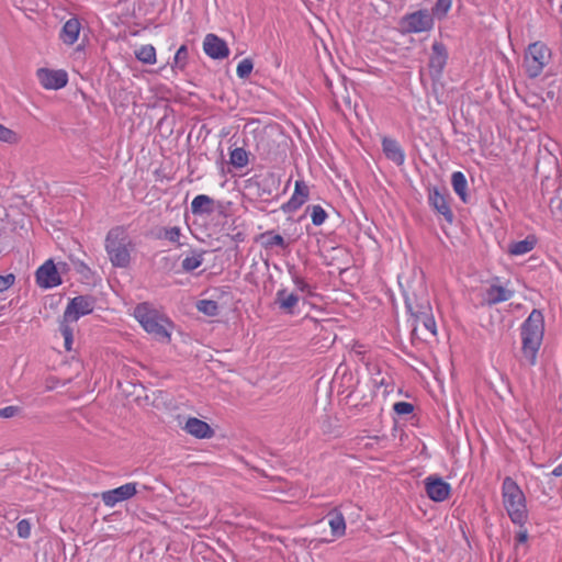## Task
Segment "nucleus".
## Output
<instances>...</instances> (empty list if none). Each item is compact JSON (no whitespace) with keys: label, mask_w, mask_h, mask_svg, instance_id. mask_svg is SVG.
I'll list each match as a JSON object with an SVG mask.
<instances>
[{"label":"nucleus","mask_w":562,"mask_h":562,"mask_svg":"<svg viewBox=\"0 0 562 562\" xmlns=\"http://www.w3.org/2000/svg\"><path fill=\"white\" fill-rule=\"evenodd\" d=\"M543 329V315L540 311L533 310L521 326L522 357L530 366L536 364Z\"/></svg>","instance_id":"obj_1"},{"label":"nucleus","mask_w":562,"mask_h":562,"mask_svg":"<svg viewBox=\"0 0 562 562\" xmlns=\"http://www.w3.org/2000/svg\"><path fill=\"white\" fill-rule=\"evenodd\" d=\"M135 244L122 226L111 228L105 237V250L115 268H127L131 263V252Z\"/></svg>","instance_id":"obj_2"},{"label":"nucleus","mask_w":562,"mask_h":562,"mask_svg":"<svg viewBox=\"0 0 562 562\" xmlns=\"http://www.w3.org/2000/svg\"><path fill=\"white\" fill-rule=\"evenodd\" d=\"M502 497L510 520L521 527L528 517L526 498L518 484L509 476L503 481Z\"/></svg>","instance_id":"obj_3"},{"label":"nucleus","mask_w":562,"mask_h":562,"mask_svg":"<svg viewBox=\"0 0 562 562\" xmlns=\"http://www.w3.org/2000/svg\"><path fill=\"white\" fill-rule=\"evenodd\" d=\"M134 316L142 327L157 340L162 342L170 340L168 327L171 326V323L157 310L151 308L148 303L138 304L134 310Z\"/></svg>","instance_id":"obj_4"},{"label":"nucleus","mask_w":562,"mask_h":562,"mask_svg":"<svg viewBox=\"0 0 562 562\" xmlns=\"http://www.w3.org/2000/svg\"><path fill=\"white\" fill-rule=\"evenodd\" d=\"M551 58L550 49L542 43L536 42L528 46L525 54L524 67L530 78L538 77Z\"/></svg>","instance_id":"obj_5"},{"label":"nucleus","mask_w":562,"mask_h":562,"mask_svg":"<svg viewBox=\"0 0 562 562\" xmlns=\"http://www.w3.org/2000/svg\"><path fill=\"white\" fill-rule=\"evenodd\" d=\"M97 299L93 295H78L69 300L63 315L67 323L77 322L80 317L93 312Z\"/></svg>","instance_id":"obj_6"},{"label":"nucleus","mask_w":562,"mask_h":562,"mask_svg":"<svg viewBox=\"0 0 562 562\" xmlns=\"http://www.w3.org/2000/svg\"><path fill=\"white\" fill-rule=\"evenodd\" d=\"M434 18L427 10H418L405 14L400 20V27L404 33H420L431 30Z\"/></svg>","instance_id":"obj_7"},{"label":"nucleus","mask_w":562,"mask_h":562,"mask_svg":"<svg viewBox=\"0 0 562 562\" xmlns=\"http://www.w3.org/2000/svg\"><path fill=\"white\" fill-rule=\"evenodd\" d=\"M428 201L430 206L443 216L447 223L452 224L454 214L450 207V195L446 188L432 187L428 189Z\"/></svg>","instance_id":"obj_8"},{"label":"nucleus","mask_w":562,"mask_h":562,"mask_svg":"<svg viewBox=\"0 0 562 562\" xmlns=\"http://www.w3.org/2000/svg\"><path fill=\"white\" fill-rule=\"evenodd\" d=\"M448 60V50L442 42H435L431 46V55L429 57V74L434 83L441 79L442 71Z\"/></svg>","instance_id":"obj_9"},{"label":"nucleus","mask_w":562,"mask_h":562,"mask_svg":"<svg viewBox=\"0 0 562 562\" xmlns=\"http://www.w3.org/2000/svg\"><path fill=\"white\" fill-rule=\"evenodd\" d=\"M36 283L42 289H52L63 283L60 273L53 259L46 260L35 272Z\"/></svg>","instance_id":"obj_10"},{"label":"nucleus","mask_w":562,"mask_h":562,"mask_svg":"<svg viewBox=\"0 0 562 562\" xmlns=\"http://www.w3.org/2000/svg\"><path fill=\"white\" fill-rule=\"evenodd\" d=\"M424 484L427 496L434 502H443L450 496L451 486L441 476L429 475Z\"/></svg>","instance_id":"obj_11"},{"label":"nucleus","mask_w":562,"mask_h":562,"mask_svg":"<svg viewBox=\"0 0 562 562\" xmlns=\"http://www.w3.org/2000/svg\"><path fill=\"white\" fill-rule=\"evenodd\" d=\"M36 76L45 89L58 90L68 83V75L63 69L40 68L36 71Z\"/></svg>","instance_id":"obj_12"},{"label":"nucleus","mask_w":562,"mask_h":562,"mask_svg":"<svg viewBox=\"0 0 562 562\" xmlns=\"http://www.w3.org/2000/svg\"><path fill=\"white\" fill-rule=\"evenodd\" d=\"M137 483H126L116 488L102 493V501L106 506H114L115 504L130 499L137 494Z\"/></svg>","instance_id":"obj_13"},{"label":"nucleus","mask_w":562,"mask_h":562,"mask_svg":"<svg viewBox=\"0 0 562 562\" xmlns=\"http://www.w3.org/2000/svg\"><path fill=\"white\" fill-rule=\"evenodd\" d=\"M191 212L193 215H211L214 212L224 213L222 202L215 201L209 195L199 194L191 202Z\"/></svg>","instance_id":"obj_14"},{"label":"nucleus","mask_w":562,"mask_h":562,"mask_svg":"<svg viewBox=\"0 0 562 562\" xmlns=\"http://www.w3.org/2000/svg\"><path fill=\"white\" fill-rule=\"evenodd\" d=\"M203 49L212 59H224L229 55V48L226 42L213 33H209L204 37Z\"/></svg>","instance_id":"obj_15"},{"label":"nucleus","mask_w":562,"mask_h":562,"mask_svg":"<svg viewBox=\"0 0 562 562\" xmlns=\"http://www.w3.org/2000/svg\"><path fill=\"white\" fill-rule=\"evenodd\" d=\"M404 299L406 310L415 323H418L422 315L432 311L429 300L426 297H418L415 293H405Z\"/></svg>","instance_id":"obj_16"},{"label":"nucleus","mask_w":562,"mask_h":562,"mask_svg":"<svg viewBox=\"0 0 562 562\" xmlns=\"http://www.w3.org/2000/svg\"><path fill=\"white\" fill-rule=\"evenodd\" d=\"M310 196V188L303 180L295 182L294 192L291 199L281 206L284 213H293L297 211Z\"/></svg>","instance_id":"obj_17"},{"label":"nucleus","mask_w":562,"mask_h":562,"mask_svg":"<svg viewBox=\"0 0 562 562\" xmlns=\"http://www.w3.org/2000/svg\"><path fill=\"white\" fill-rule=\"evenodd\" d=\"M382 151L389 160L398 167L405 161V153L400 143L394 138L387 136L382 138Z\"/></svg>","instance_id":"obj_18"},{"label":"nucleus","mask_w":562,"mask_h":562,"mask_svg":"<svg viewBox=\"0 0 562 562\" xmlns=\"http://www.w3.org/2000/svg\"><path fill=\"white\" fill-rule=\"evenodd\" d=\"M184 429L199 439H209L215 434L214 429L206 422L196 417L188 418Z\"/></svg>","instance_id":"obj_19"},{"label":"nucleus","mask_w":562,"mask_h":562,"mask_svg":"<svg viewBox=\"0 0 562 562\" xmlns=\"http://www.w3.org/2000/svg\"><path fill=\"white\" fill-rule=\"evenodd\" d=\"M470 300L476 310L488 308L492 305V284H483L473 288L470 292Z\"/></svg>","instance_id":"obj_20"},{"label":"nucleus","mask_w":562,"mask_h":562,"mask_svg":"<svg viewBox=\"0 0 562 562\" xmlns=\"http://www.w3.org/2000/svg\"><path fill=\"white\" fill-rule=\"evenodd\" d=\"M257 187V194L259 198L270 196L280 186V178L273 172H268L260 179L255 181Z\"/></svg>","instance_id":"obj_21"},{"label":"nucleus","mask_w":562,"mask_h":562,"mask_svg":"<svg viewBox=\"0 0 562 562\" xmlns=\"http://www.w3.org/2000/svg\"><path fill=\"white\" fill-rule=\"evenodd\" d=\"M81 23L78 18L74 16L65 22L63 25L59 38L66 45H74L79 36Z\"/></svg>","instance_id":"obj_22"},{"label":"nucleus","mask_w":562,"mask_h":562,"mask_svg":"<svg viewBox=\"0 0 562 562\" xmlns=\"http://www.w3.org/2000/svg\"><path fill=\"white\" fill-rule=\"evenodd\" d=\"M300 297L295 293H289L286 289H280L276 294L274 304L285 314H294Z\"/></svg>","instance_id":"obj_23"},{"label":"nucleus","mask_w":562,"mask_h":562,"mask_svg":"<svg viewBox=\"0 0 562 562\" xmlns=\"http://www.w3.org/2000/svg\"><path fill=\"white\" fill-rule=\"evenodd\" d=\"M515 292L516 290L509 281L502 283L498 278L494 277V304L510 300Z\"/></svg>","instance_id":"obj_24"},{"label":"nucleus","mask_w":562,"mask_h":562,"mask_svg":"<svg viewBox=\"0 0 562 562\" xmlns=\"http://www.w3.org/2000/svg\"><path fill=\"white\" fill-rule=\"evenodd\" d=\"M537 244L535 236H527L524 240L513 241L507 248V252L512 256H521L531 251Z\"/></svg>","instance_id":"obj_25"},{"label":"nucleus","mask_w":562,"mask_h":562,"mask_svg":"<svg viewBox=\"0 0 562 562\" xmlns=\"http://www.w3.org/2000/svg\"><path fill=\"white\" fill-rule=\"evenodd\" d=\"M451 186L459 198L464 202H469V195L467 193L468 181L463 172L454 171L451 176Z\"/></svg>","instance_id":"obj_26"},{"label":"nucleus","mask_w":562,"mask_h":562,"mask_svg":"<svg viewBox=\"0 0 562 562\" xmlns=\"http://www.w3.org/2000/svg\"><path fill=\"white\" fill-rule=\"evenodd\" d=\"M261 245L266 249H272L273 247H280L281 249H286L289 244L285 239L280 235L276 234L273 231H267L260 235Z\"/></svg>","instance_id":"obj_27"},{"label":"nucleus","mask_w":562,"mask_h":562,"mask_svg":"<svg viewBox=\"0 0 562 562\" xmlns=\"http://www.w3.org/2000/svg\"><path fill=\"white\" fill-rule=\"evenodd\" d=\"M206 251L203 249H192L191 256L186 257L182 260V270L187 273L194 271L203 263V256Z\"/></svg>","instance_id":"obj_28"},{"label":"nucleus","mask_w":562,"mask_h":562,"mask_svg":"<svg viewBox=\"0 0 562 562\" xmlns=\"http://www.w3.org/2000/svg\"><path fill=\"white\" fill-rule=\"evenodd\" d=\"M328 524L330 526L333 535L335 537L344 536L346 531V522L344 515L337 509H334L328 514Z\"/></svg>","instance_id":"obj_29"},{"label":"nucleus","mask_w":562,"mask_h":562,"mask_svg":"<svg viewBox=\"0 0 562 562\" xmlns=\"http://www.w3.org/2000/svg\"><path fill=\"white\" fill-rule=\"evenodd\" d=\"M135 56L143 64L153 65L156 63V49L153 45H143L135 52Z\"/></svg>","instance_id":"obj_30"},{"label":"nucleus","mask_w":562,"mask_h":562,"mask_svg":"<svg viewBox=\"0 0 562 562\" xmlns=\"http://www.w3.org/2000/svg\"><path fill=\"white\" fill-rule=\"evenodd\" d=\"M180 236H181V229L178 226L173 227H162L158 234V238L166 239L178 247H181L182 244L180 243Z\"/></svg>","instance_id":"obj_31"},{"label":"nucleus","mask_w":562,"mask_h":562,"mask_svg":"<svg viewBox=\"0 0 562 562\" xmlns=\"http://www.w3.org/2000/svg\"><path fill=\"white\" fill-rule=\"evenodd\" d=\"M229 161L235 168H243L249 161L248 153L244 148L237 147L231 151Z\"/></svg>","instance_id":"obj_32"},{"label":"nucleus","mask_w":562,"mask_h":562,"mask_svg":"<svg viewBox=\"0 0 562 562\" xmlns=\"http://www.w3.org/2000/svg\"><path fill=\"white\" fill-rule=\"evenodd\" d=\"M196 308L199 312L203 313L207 316H216L218 315V304L213 300H200L196 303Z\"/></svg>","instance_id":"obj_33"},{"label":"nucleus","mask_w":562,"mask_h":562,"mask_svg":"<svg viewBox=\"0 0 562 562\" xmlns=\"http://www.w3.org/2000/svg\"><path fill=\"white\" fill-rule=\"evenodd\" d=\"M189 57L187 45H181L173 57L172 69L183 70Z\"/></svg>","instance_id":"obj_34"},{"label":"nucleus","mask_w":562,"mask_h":562,"mask_svg":"<svg viewBox=\"0 0 562 562\" xmlns=\"http://www.w3.org/2000/svg\"><path fill=\"white\" fill-rule=\"evenodd\" d=\"M59 331L61 333L65 340V348L67 351L71 350V346L74 342V328L70 326V323L65 321H60L59 323Z\"/></svg>","instance_id":"obj_35"},{"label":"nucleus","mask_w":562,"mask_h":562,"mask_svg":"<svg viewBox=\"0 0 562 562\" xmlns=\"http://www.w3.org/2000/svg\"><path fill=\"white\" fill-rule=\"evenodd\" d=\"M269 146L270 139L265 136H261L257 142L256 150L258 151L261 159L271 161L273 160V157L271 151L269 150Z\"/></svg>","instance_id":"obj_36"},{"label":"nucleus","mask_w":562,"mask_h":562,"mask_svg":"<svg viewBox=\"0 0 562 562\" xmlns=\"http://www.w3.org/2000/svg\"><path fill=\"white\" fill-rule=\"evenodd\" d=\"M308 210H311L312 223L315 226H321L327 218V213L321 205L307 206L306 211Z\"/></svg>","instance_id":"obj_37"},{"label":"nucleus","mask_w":562,"mask_h":562,"mask_svg":"<svg viewBox=\"0 0 562 562\" xmlns=\"http://www.w3.org/2000/svg\"><path fill=\"white\" fill-rule=\"evenodd\" d=\"M452 4V0H437L435 5L432 7V12L430 13L438 19L446 16L447 12L450 10Z\"/></svg>","instance_id":"obj_38"},{"label":"nucleus","mask_w":562,"mask_h":562,"mask_svg":"<svg viewBox=\"0 0 562 562\" xmlns=\"http://www.w3.org/2000/svg\"><path fill=\"white\" fill-rule=\"evenodd\" d=\"M252 68V60L250 58H245L237 65L236 74L238 78L247 79L250 76Z\"/></svg>","instance_id":"obj_39"},{"label":"nucleus","mask_w":562,"mask_h":562,"mask_svg":"<svg viewBox=\"0 0 562 562\" xmlns=\"http://www.w3.org/2000/svg\"><path fill=\"white\" fill-rule=\"evenodd\" d=\"M0 140L8 144H16L20 137L14 131L0 124Z\"/></svg>","instance_id":"obj_40"},{"label":"nucleus","mask_w":562,"mask_h":562,"mask_svg":"<svg viewBox=\"0 0 562 562\" xmlns=\"http://www.w3.org/2000/svg\"><path fill=\"white\" fill-rule=\"evenodd\" d=\"M418 323H422L425 329L428 330L431 336L437 335V326L435 318L432 316V311L425 315H422Z\"/></svg>","instance_id":"obj_41"},{"label":"nucleus","mask_w":562,"mask_h":562,"mask_svg":"<svg viewBox=\"0 0 562 562\" xmlns=\"http://www.w3.org/2000/svg\"><path fill=\"white\" fill-rule=\"evenodd\" d=\"M346 398L348 402L352 403L355 407H359L368 405V403L372 400V396L363 395L362 397L359 398L357 395V391L353 390L347 395Z\"/></svg>","instance_id":"obj_42"},{"label":"nucleus","mask_w":562,"mask_h":562,"mask_svg":"<svg viewBox=\"0 0 562 562\" xmlns=\"http://www.w3.org/2000/svg\"><path fill=\"white\" fill-rule=\"evenodd\" d=\"M393 411L398 416L409 415L414 412V405L408 402H396L393 405Z\"/></svg>","instance_id":"obj_43"},{"label":"nucleus","mask_w":562,"mask_h":562,"mask_svg":"<svg viewBox=\"0 0 562 562\" xmlns=\"http://www.w3.org/2000/svg\"><path fill=\"white\" fill-rule=\"evenodd\" d=\"M477 8L480 14H488L492 12V0H471Z\"/></svg>","instance_id":"obj_44"},{"label":"nucleus","mask_w":562,"mask_h":562,"mask_svg":"<svg viewBox=\"0 0 562 562\" xmlns=\"http://www.w3.org/2000/svg\"><path fill=\"white\" fill-rule=\"evenodd\" d=\"M16 530L20 538L26 539L31 535V524L27 519H22L18 522Z\"/></svg>","instance_id":"obj_45"},{"label":"nucleus","mask_w":562,"mask_h":562,"mask_svg":"<svg viewBox=\"0 0 562 562\" xmlns=\"http://www.w3.org/2000/svg\"><path fill=\"white\" fill-rule=\"evenodd\" d=\"M76 271L81 274L86 280L92 276L91 269L81 260L74 261Z\"/></svg>","instance_id":"obj_46"},{"label":"nucleus","mask_w":562,"mask_h":562,"mask_svg":"<svg viewBox=\"0 0 562 562\" xmlns=\"http://www.w3.org/2000/svg\"><path fill=\"white\" fill-rule=\"evenodd\" d=\"M550 209L553 215L562 220V196H555L551 199Z\"/></svg>","instance_id":"obj_47"},{"label":"nucleus","mask_w":562,"mask_h":562,"mask_svg":"<svg viewBox=\"0 0 562 562\" xmlns=\"http://www.w3.org/2000/svg\"><path fill=\"white\" fill-rule=\"evenodd\" d=\"M15 282V276L8 273L7 276H0V292H3L11 288Z\"/></svg>","instance_id":"obj_48"},{"label":"nucleus","mask_w":562,"mask_h":562,"mask_svg":"<svg viewBox=\"0 0 562 562\" xmlns=\"http://www.w3.org/2000/svg\"><path fill=\"white\" fill-rule=\"evenodd\" d=\"M21 412L19 406H7L0 409L1 418H11Z\"/></svg>","instance_id":"obj_49"},{"label":"nucleus","mask_w":562,"mask_h":562,"mask_svg":"<svg viewBox=\"0 0 562 562\" xmlns=\"http://www.w3.org/2000/svg\"><path fill=\"white\" fill-rule=\"evenodd\" d=\"M293 282L300 291H310V285L300 276L293 274Z\"/></svg>","instance_id":"obj_50"},{"label":"nucleus","mask_w":562,"mask_h":562,"mask_svg":"<svg viewBox=\"0 0 562 562\" xmlns=\"http://www.w3.org/2000/svg\"><path fill=\"white\" fill-rule=\"evenodd\" d=\"M412 344H415L416 340H425L424 338L418 336V326L417 323L414 322L413 329L411 333Z\"/></svg>","instance_id":"obj_51"},{"label":"nucleus","mask_w":562,"mask_h":562,"mask_svg":"<svg viewBox=\"0 0 562 562\" xmlns=\"http://www.w3.org/2000/svg\"><path fill=\"white\" fill-rule=\"evenodd\" d=\"M528 538V533H527V530H520L518 533H517V540L519 542H525Z\"/></svg>","instance_id":"obj_52"},{"label":"nucleus","mask_w":562,"mask_h":562,"mask_svg":"<svg viewBox=\"0 0 562 562\" xmlns=\"http://www.w3.org/2000/svg\"><path fill=\"white\" fill-rule=\"evenodd\" d=\"M552 474L554 476H562V463L553 469Z\"/></svg>","instance_id":"obj_53"},{"label":"nucleus","mask_w":562,"mask_h":562,"mask_svg":"<svg viewBox=\"0 0 562 562\" xmlns=\"http://www.w3.org/2000/svg\"><path fill=\"white\" fill-rule=\"evenodd\" d=\"M484 321H485V323L481 324L483 327H488L490 325H492V316L491 315H488Z\"/></svg>","instance_id":"obj_54"},{"label":"nucleus","mask_w":562,"mask_h":562,"mask_svg":"<svg viewBox=\"0 0 562 562\" xmlns=\"http://www.w3.org/2000/svg\"><path fill=\"white\" fill-rule=\"evenodd\" d=\"M482 314H483V313H477V318H479L480 321H483V315H482Z\"/></svg>","instance_id":"obj_55"},{"label":"nucleus","mask_w":562,"mask_h":562,"mask_svg":"<svg viewBox=\"0 0 562 562\" xmlns=\"http://www.w3.org/2000/svg\"><path fill=\"white\" fill-rule=\"evenodd\" d=\"M499 56L502 57L503 60L507 61V58L505 57V55L503 53H499Z\"/></svg>","instance_id":"obj_56"},{"label":"nucleus","mask_w":562,"mask_h":562,"mask_svg":"<svg viewBox=\"0 0 562 562\" xmlns=\"http://www.w3.org/2000/svg\"><path fill=\"white\" fill-rule=\"evenodd\" d=\"M61 267H63V271L65 270V268L67 267V263H60Z\"/></svg>","instance_id":"obj_57"}]
</instances>
